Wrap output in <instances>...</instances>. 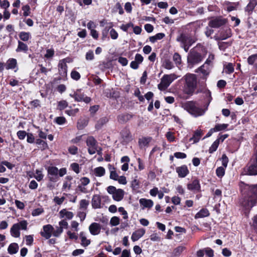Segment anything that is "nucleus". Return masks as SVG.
Wrapping results in <instances>:
<instances>
[{
  "label": "nucleus",
  "instance_id": "38",
  "mask_svg": "<svg viewBox=\"0 0 257 257\" xmlns=\"http://www.w3.org/2000/svg\"><path fill=\"white\" fill-rule=\"evenodd\" d=\"M202 136V133L200 130H197L193 135V136L190 139V141H193L194 143H197L200 139Z\"/></svg>",
  "mask_w": 257,
  "mask_h": 257
},
{
  "label": "nucleus",
  "instance_id": "61",
  "mask_svg": "<svg viewBox=\"0 0 257 257\" xmlns=\"http://www.w3.org/2000/svg\"><path fill=\"white\" fill-rule=\"evenodd\" d=\"M30 7L29 5H25L22 7V10L24 11L23 15L25 17L28 16L30 14Z\"/></svg>",
  "mask_w": 257,
  "mask_h": 257
},
{
  "label": "nucleus",
  "instance_id": "58",
  "mask_svg": "<svg viewBox=\"0 0 257 257\" xmlns=\"http://www.w3.org/2000/svg\"><path fill=\"white\" fill-rule=\"evenodd\" d=\"M222 165L223 167L226 168L227 166L228 159L225 154H223L221 158Z\"/></svg>",
  "mask_w": 257,
  "mask_h": 257
},
{
  "label": "nucleus",
  "instance_id": "18",
  "mask_svg": "<svg viewBox=\"0 0 257 257\" xmlns=\"http://www.w3.org/2000/svg\"><path fill=\"white\" fill-rule=\"evenodd\" d=\"M187 188L191 191L199 192L201 187L199 180L195 179L191 183L188 184Z\"/></svg>",
  "mask_w": 257,
  "mask_h": 257
},
{
  "label": "nucleus",
  "instance_id": "52",
  "mask_svg": "<svg viewBox=\"0 0 257 257\" xmlns=\"http://www.w3.org/2000/svg\"><path fill=\"white\" fill-rule=\"evenodd\" d=\"M257 60V53L252 55L247 58V62L249 65H252Z\"/></svg>",
  "mask_w": 257,
  "mask_h": 257
},
{
  "label": "nucleus",
  "instance_id": "12",
  "mask_svg": "<svg viewBox=\"0 0 257 257\" xmlns=\"http://www.w3.org/2000/svg\"><path fill=\"white\" fill-rule=\"evenodd\" d=\"M90 179L86 177H83L80 179V184L77 186V189L80 192L83 193H87L88 191L86 188V186L89 184Z\"/></svg>",
  "mask_w": 257,
  "mask_h": 257
},
{
  "label": "nucleus",
  "instance_id": "6",
  "mask_svg": "<svg viewBox=\"0 0 257 257\" xmlns=\"http://www.w3.org/2000/svg\"><path fill=\"white\" fill-rule=\"evenodd\" d=\"M242 173L248 175H257V153L251 160L250 164L243 168Z\"/></svg>",
  "mask_w": 257,
  "mask_h": 257
},
{
  "label": "nucleus",
  "instance_id": "14",
  "mask_svg": "<svg viewBox=\"0 0 257 257\" xmlns=\"http://www.w3.org/2000/svg\"><path fill=\"white\" fill-rule=\"evenodd\" d=\"M177 41L181 43V44H192L194 41L191 37L185 34H181L177 38Z\"/></svg>",
  "mask_w": 257,
  "mask_h": 257
},
{
  "label": "nucleus",
  "instance_id": "17",
  "mask_svg": "<svg viewBox=\"0 0 257 257\" xmlns=\"http://www.w3.org/2000/svg\"><path fill=\"white\" fill-rule=\"evenodd\" d=\"M89 230L92 235H98L100 232L101 226L98 223L93 222L89 226Z\"/></svg>",
  "mask_w": 257,
  "mask_h": 257
},
{
  "label": "nucleus",
  "instance_id": "27",
  "mask_svg": "<svg viewBox=\"0 0 257 257\" xmlns=\"http://www.w3.org/2000/svg\"><path fill=\"white\" fill-rule=\"evenodd\" d=\"M209 215V211L206 208L201 209L195 215V218L198 219L208 216Z\"/></svg>",
  "mask_w": 257,
  "mask_h": 257
},
{
  "label": "nucleus",
  "instance_id": "31",
  "mask_svg": "<svg viewBox=\"0 0 257 257\" xmlns=\"http://www.w3.org/2000/svg\"><path fill=\"white\" fill-rule=\"evenodd\" d=\"M203 93L205 95V99L206 102V109H207L208 106L212 100L211 93L209 90H205Z\"/></svg>",
  "mask_w": 257,
  "mask_h": 257
},
{
  "label": "nucleus",
  "instance_id": "33",
  "mask_svg": "<svg viewBox=\"0 0 257 257\" xmlns=\"http://www.w3.org/2000/svg\"><path fill=\"white\" fill-rule=\"evenodd\" d=\"M163 66L167 69L170 70L174 67L173 62L169 59H165L163 62Z\"/></svg>",
  "mask_w": 257,
  "mask_h": 257
},
{
  "label": "nucleus",
  "instance_id": "2",
  "mask_svg": "<svg viewBox=\"0 0 257 257\" xmlns=\"http://www.w3.org/2000/svg\"><path fill=\"white\" fill-rule=\"evenodd\" d=\"M182 80L185 81L183 87L184 93L189 96L192 95L197 86L196 75L193 74L187 73L182 77Z\"/></svg>",
  "mask_w": 257,
  "mask_h": 257
},
{
  "label": "nucleus",
  "instance_id": "30",
  "mask_svg": "<svg viewBox=\"0 0 257 257\" xmlns=\"http://www.w3.org/2000/svg\"><path fill=\"white\" fill-rule=\"evenodd\" d=\"M19 249V246L16 243H11L8 247V251L10 254L16 253Z\"/></svg>",
  "mask_w": 257,
  "mask_h": 257
},
{
  "label": "nucleus",
  "instance_id": "64",
  "mask_svg": "<svg viewBox=\"0 0 257 257\" xmlns=\"http://www.w3.org/2000/svg\"><path fill=\"white\" fill-rule=\"evenodd\" d=\"M204 249H205V253L208 257H213L214 256V251L212 249H211L210 248L207 247V248H204Z\"/></svg>",
  "mask_w": 257,
  "mask_h": 257
},
{
  "label": "nucleus",
  "instance_id": "23",
  "mask_svg": "<svg viewBox=\"0 0 257 257\" xmlns=\"http://www.w3.org/2000/svg\"><path fill=\"white\" fill-rule=\"evenodd\" d=\"M210 71V67L206 64H204L201 67L198 68L196 71V72H201V73L204 76H207L209 74Z\"/></svg>",
  "mask_w": 257,
  "mask_h": 257
},
{
  "label": "nucleus",
  "instance_id": "60",
  "mask_svg": "<svg viewBox=\"0 0 257 257\" xmlns=\"http://www.w3.org/2000/svg\"><path fill=\"white\" fill-rule=\"evenodd\" d=\"M26 243L27 245L31 246L33 242V237L31 235H26L25 236Z\"/></svg>",
  "mask_w": 257,
  "mask_h": 257
},
{
  "label": "nucleus",
  "instance_id": "19",
  "mask_svg": "<svg viewBox=\"0 0 257 257\" xmlns=\"http://www.w3.org/2000/svg\"><path fill=\"white\" fill-rule=\"evenodd\" d=\"M145 229L140 228L134 232L131 236L132 241H136L138 240L145 234Z\"/></svg>",
  "mask_w": 257,
  "mask_h": 257
},
{
  "label": "nucleus",
  "instance_id": "53",
  "mask_svg": "<svg viewBox=\"0 0 257 257\" xmlns=\"http://www.w3.org/2000/svg\"><path fill=\"white\" fill-rule=\"evenodd\" d=\"M110 223L112 226H116L119 224V218L116 216L112 217L110 221Z\"/></svg>",
  "mask_w": 257,
  "mask_h": 257
},
{
  "label": "nucleus",
  "instance_id": "16",
  "mask_svg": "<svg viewBox=\"0 0 257 257\" xmlns=\"http://www.w3.org/2000/svg\"><path fill=\"white\" fill-rule=\"evenodd\" d=\"M176 170L180 178L185 177L189 173V171L186 165L178 167L176 168Z\"/></svg>",
  "mask_w": 257,
  "mask_h": 257
},
{
  "label": "nucleus",
  "instance_id": "26",
  "mask_svg": "<svg viewBox=\"0 0 257 257\" xmlns=\"http://www.w3.org/2000/svg\"><path fill=\"white\" fill-rule=\"evenodd\" d=\"M60 218L66 217L68 219H71L73 217V213L72 212L68 211L66 209H63L59 212Z\"/></svg>",
  "mask_w": 257,
  "mask_h": 257
},
{
  "label": "nucleus",
  "instance_id": "11",
  "mask_svg": "<svg viewBox=\"0 0 257 257\" xmlns=\"http://www.w3.org/2000/svg\"><path fill=\"white\" fill-rule=\"evenodd\" d=\"M227 22L225 19L221 17H217L211 20L208 23L209 27L213 28H218L224 25Z\"/></svg>",
  "mask_w": 257,
  "mask_h": 257
},
{
  "label": "nucleus",
  "instance_id": "48",
  "mask_svg": "<svg viewBox=\"0 0 257 257\" xmlns=\"http://www.w3.org/2000/svg\"><path fill=\"white\" fill-rule=\"evenodd\" d=\"M167 140L170 142H173L175 141V138L174 133L171 132H168L165 135Z\"/></svg>",
  "mask_w": 257,
  "mask_h": 257
},
{
  "label": "nucleus",
  "instance_id": "40",
  "mask_svg": "<svg viewBox=\"0 0 257 257\" xmlns=\"http://www.w3.org/2000/svg\"><path fill=\"white\" fill-rule=\"evenodd\" d=\"M86 144L88 147L97 146V142L92 137H89L86 141Z\"/></svg>",
  "mask_w": 257,
  "mask_h": 257
},
{
  "label": "nucleus",
  "instance_id": "13",
  "mask_svg": "<svg viewBox=\"0 0 257 257\" xmlns=\"http://www.w3.org/2000/svg\"><path fill=\"white\" fill-rule=\"evenodd\" d=\"M54 228L52 225L50 224H47L44 225L43 227V231H41L40 234L42 236L44 237L46 239H49L52 234H53V231Z\"/></svg>",
  "mask_w": 257,
  "mask_h": 257
},
{
  "label": "nucleus",
  "instance_id": "63",
  "mask_svg": "<svg viewBox=\"0 0 257 257\" xmlns=\"http://www.w3.org/2000/svg\"><path fill=\"white\" fill-rule=\"evenodd\" d=\"M54 55V51L52 49H47L46 51V53L45 55V57L47 58H51Z\"/></svg>",
  "mask_w": 257,
  "mask_h": 257
},
{
  "label": "nucleus",
  "instance_id": "59",
  "mask_svg": "<svg viewBox=\"0 0 257 257\" xmlns=\"http://www.w3.org/2000/svg\"><path fill=\"white\" fill-rule=\"evenodd\" d=\"M94 56L93 51L89 50L88 51L85 56V58L87 60H92L94 59Z\"/></svg>",
  "mask_w": 257,
  "mask_h": 257
},
{
  "label": "nucleus",
  "instance_id": "4",
  "mask_svg": "<svg viewBox=\"0 0 257 257\" xmlns=\"http://www.w3.org/2000/svg\"><path fill=\"white\" fill-rule=\"evenodd\" d=\"M178 77L174 73L165 74L161 79V82L158 84V88L161 90H165L171 83Z\"/></svg>",
  "mask_w": 257,
  "mask_h": 257
},
{
  "label": "nucleus",
  "instance_id": "22",
  "mask_svg": "<svg viewBox=\"0 0 257 257\" xmlns=\"http://www.w3.org/2000/svg\"><path fill=\"white\" fill-rule=\"evenodd\" d=\"M256 5L257 0H250L249 3L245 8V11L248 13V15H250Z\"/></svg>",
  "mask_w": 257,
  "mask_h": 257
},
{
  "label": "nucleus",
  "instance_id": "5",
  "mask_svg": "<svg viewBox=\"0 0 257 257\" xmlns=\"http://www.w3.org/2000/svg\"><path fill=\"white\" fill-rule=\"evenodd\" d=\"M202 60V55L194 49H192L189 53L187 57L188 66L189 67L192 68L193 65L200 63Z\"/></svg>",
  "mask_w": 257,
  "mask_h": 257
},
{
  "label": "nucleus",
  "instance_id": "9",
  "mask_svg": "<svg viewBox=\"0 0 257 257\" xmlns=\"http://www.w3.org/2000/svg\"><path fill=\"white\" fill-rule=\"evenodd\" d=\"M48 178L51 182H56L58 180V169L56 167H49L47 169Z\"/></svg>",
  "mask_w": 257,
  "mask_h": 257
},
{
  "label": "nucleus",
  "instance_id": "57",
  "mask_svg": "<svg viewBox=\"0 0 257 257\" xmlns=\"http://www.w3.org/2000/svg\"><path fill=\"white\" fill-rule=\"evenodd\" d=\"M55 121L57 124L62 125V124H63L65 122L66 119L64 117L59 116V117H57L55 118Z\"/></svg>",
  "mask_w": 257,
  "mask_h": 257
},
{
  "label": "nucleus",
  "instance_id": "35",
  "mask_svg": "<svg viewBox=\"0 0 257 257\" xmlns=\"http://www.w3.org/2000/svg\"><path fill=\"white\" fill-rule=\"evenodd\" d=\"M105 170L102 167H97L94 169V173L96 176L101 177L105 174Z\"/></svg>",
  "mask_w": 257,
  "mask_h": 257
},
{
  "label": "nucleus",
  "instance_id": "8",
  "mask_svg": "<svg viewBox=\"0 0 257 257\" xmlns=\"http://www.w3.org/2000/svg\"><path fill=\"white\" fill-rule=\"evenodd\" d=\"M107 192L112 195L113 199L116 201H120L123 197L124 192L121 189H117L115 187L109 186L107 188Z\"/></svg>",
  "mask_w": 257,
  "mask_h": 257
},
{
  "label": "nucleus",
  "instance_id": "47",
  "mask_svg": "<svg viewBox=\"0 0 257 257\" xmlns=\"http://www.w3.org/2000/svg\"><path fill=\"white\" fill-rule=\"evenodd\" d=\"M231 36V30L230 29H226V34H223L222 32L221 33L220 37L222 40H225L228 38L230 37Z\"/></svg>",
  "mask_w": 257,
  "mask_h": 257
},
{
  "label": "nucleus",
  "instance_id": "10",
  "mask_svg": "<svg viewBox=\"0 0 257 257\" xmlns=\"http://www.w3.org/2000/svg\"><path fill=\"white\" fill-rule=\"evenodd\" d=\"M70 96L74 98L75 100L78 102L83 101L86 103H89L91 98L81 93L79 90H77L73 94H70Z\"/></svg>",
  "mask_w": 257,
  "mask_h": 257
},
{
  "label": "nucleus",
  "instance_id": "3",
  "mask_svg": "<svg viewBox=\"0 0 257 257\" xmlns=\"http://www.w3.org/2000/svg\"><path fill=\"white\" fill-rule=\"evenodd\" d=\"M181 107L195 117L203 115L206 110L201 108L196 101H188L181 104Z\"/></svg>",
  "mask_w": 257,
  "mask_h": 257
},
{
  "label": "nucleus",
  "instance_id": "42",
  "mask_svg": "<svg viewBox=\"0 0 257 257\" xmlns=\"http://www.w3.org/2000/svg\"><path fill=\"white\" fill-rule=\"evenodd\" d=\"M225 168L223 167H218L216 170V175L219 177L221 178L225 174Z\"/></svg>",
  "mask_w": 257,
  "mask_h": 257
},
{
  "label": "nucleus",
  "instance_id": "62",
  "mask_svg": "<svg viewBox=\"0 0 257 257\" xmlns=\"http://www.w3.org/2000/svg\"><path fill=\"white\" fill-rule=\"evenodd\" d=\"M27 134L25 131H19L17 132L18 137L20 140H24Z\"/></svg>",
  "mask_w": 257,
  "mask_h": 257
},
{
  "label": "nucleus",
  "instance_id": "25",
  "mask_svg": "<svg viewBox=\"0 0 257 257\" xmlns=\"http://www.w3.org/2000/svg\"><path fill=\"white\" fill-rule=\"evenodd\" d=\"M132 117L133 115L131 114H121L118 116V121L121 123H124L130 120Z\"/></svg>",
  "mask_w": 257,
  "mask_h": 257
},
{
  "label": "nucleus",
  "instance_id": "43",
  "mask_svg": "<svg viewBox=\"0 0 257 257\" xmlns=\"http://www.w3.org/2000/svg\"><path fill=\"white\" fill-rule=\"evenodd\" d=\"M89 203L88 200L86 199H82L80 201V209L86 210L89 205Z\"/></svg>",
  "mask_w": 257,
  "mask_h": 257
},
{
  "label": "nucleus",
  "instance_id": "24",
  "mask_svg": "<svg viewBox=\"0 0 257 257\" xmlns=\"http://www.w3.org/2000/svg\"><path fill=\"white\" fill-rule=\"evenodd\" d=\"M139 202L141 205H143L145 208H150L154 205L153 201L151 199L141 198L140 199Z\"/></svg>",
  "mask_w": 257,
  "mask_h": 257
},
{
  "label": "nucleus",
  "instance_id": "37",
  "mask_svg": "<svg viewBox=\"0 0 257 257\" xmlns=\"http://www.w3.org/2000/svg\"><path fill=\"white\" fill-rule=\"evenodd\" d=\"M239 3H228L227 4L226 9L227 11L229 12L236 10L238 7L239 6Z\"/></svg>",
  "mask_w": 257,
  "mask_h": 257
},
{
  "label": "nucleus",
  "instance_id": "20",
  "mask_svg": "<svg viewBox=\"0 0 257 257\" xmlns=\"http://www.w3.org/2000/svg\"><path fill=\"white\" fill-rule=\"evenodd\" d=\"M92 206L93 208H100L101 207V198L99 195H94L92 198Z\"/></svg>",
  "mask_w": 257,
  "mask_h": 257
},
{
  "label": "nucleus",
  "instance_id": "55",
  "mask_svg": "<svg viewBox=\"0 0 257 257\" xmlns=\"http://www.w3.org/2000/svg\"><path fill=\"white\" fill-rule=\"evenodd\" d=\"M68 106V103L66 100H61L58 102V108L63 110Z\"/></svg>",
  "mask_w": 257,
  "mask_h": 257
},
{
  "label": "nucleus",
  "instance_id": "50",
  "mask_svg": "<svg viewBox=\"0 0 257 257\" xmlns=\"http://www.w3.org/2000/svg\"><path fill=\"white\" fill-rule=\"evenodd\" d=\"M44 177V175H43L42 171L39 170H36V174L34 175V178L38 181H41Z\"/></svg>",
  "mask_w": 257,
  "mask_h": 257
},
{
  "label": "nucleus",
  "instance_id": "36",
  "mask_svg": "<svg viewBox=\"0 0 257 257\" xmlns=\"http://www.w3.org/2000/svg\"><path fill=\"white\" fill-rule=\"evenodd\" d=\"M19 36L20 39L23 41H28L31 37L30 33L26 32H20Z\"/></svg>",
  "mask_w": 257,
  "mask_h": 257
},
{
  "label": "nucleus",
  "instance_id": "39",
  "mask_svg": "<svg viewBox=\"0 0 257 257\" xmlns=\"http://www.w3.org/2000/svg\"><path fill=\"white\" fill-rule=\"evenodd\" d=\"M234 70V66L232 63H229L224 66L223 71L226 73L230 74L233 72Z\"/></svg>",
  "mask_w": 257,
  "mask_h": 257
},
{
  "label": "nucleus",
  "instance_id": "29",
  "mask_svg": "<svg viewBox=\"0 0 257 257\" xmlns=\"http://www.w3.org/2000/svg\"><path fill=\"white\" fill-rule=\"evenodd\" d=\"M16 51L17 52H24L26 53L28 51V47L24 43L19 41L18 46Z\"/></svg>",
  "mask_w": 257,
  "mask_h": 257
},
{
  "label": "nucleus",
  "instance_id": "54",
  "mask_svg": "<svg viewBox=\"0 0 257 257\" xmlns=\"http://www.w3.org/2000/svg\"><path fill=\"white\" fill-rule=\"evenodd\" d=\"M71 77L73 79L78 80L80 78V74L78 72L73 70L71 73Z\"/></svg>",
  "mask_w": 257,
  "mask_h": 257
},
{
  "label": "nucleus",
  "instance_id": "32",
  "mask_svg": "<svg viewBox=\"0 0 257 257\" xmlns=\"http://www.w3.org/2000/svg\"><path fill=\"white\" fill-rule=\"evenodd\" d=\"M80 238L81 241V245L84 247L88 246L90 243V241L87 239L85 233L83 232H81L80 233Z\"/></svg>",
  "mask_w": 257,
  "mask_h": 257
},
{
  "label": "nucleus",
  "instance_id": "21",
  "mask_svg": "<svg viewBox=\"0 0 257 257\" xmlns=\"http://www.w3.org/2000/svg\"><path fill=\"white\" fill-rule=\"evenodd\" d=\"M16 68H17V70L15 71V72L18 70L17 60L14 58L9 59L6 64V68L9 70L13 69Z\"/></svg>",
  "mask_w": 257,
  "mask_h": 257
},
{
  "label": "nucleus",
  "instance_id": "46",
  "mask_svg": "<svg viewBox=\"0 0 257 257\" xmlns=\"http://www.w3.org/2000/svg\"><path fill=\"white\" fill-rule=\"evenodd\" d=\"M228 126L227 124H218L213 128L216 132L225 130Z\"/></svg>",
  "mask_w": 257,
  "mask_h": 257
},
{
  "label": "nucleus",
  "instance_id": "34",
  "mask_svg": "<svg viewBox=\"0 0 257 257\" xmlns=\"http://www.w3.org/2000/svg\"><path fill=\"white\" fill-rule=\"evenodd\" d=\"M108 119L106 117H103L100 118L97 122L95 124V127L97 129H100L102 127V126L105 124L107 121Z\"/></svg>",
  "mask_w": 257,
  "mask_h": 257
},
{
  "label": "nucleus",
  "instance_id": "28",
  "mask_svg": "<svg viewBox=\"0 0 257 257\" xmlns=\"http://www.w3.org/2000/svg\"><path fill=\"white\" fill-rule=\"evenodd\" d=\"M152 138L151 137H145L140 139L139 140V144L140 148H142L148 146Z\"/></svg>",
  "mask_w": 257,
  "mask_h": 257
},
{
  "label": "nucleus",
  "instance_id": "51",
  "mask_svg": "<svg viewBox=\"0 0 257 257\" xmlns=\"http://www.w3.org/2000/svg\"><path fill=\"white\" fill-rule=\"evenodd\" d=\"M56 228V230H53V235L55 237H59L63 232V230L62 229V227H60L59 226H57Z\"/></svg>",
  "mask_w": 257,
  "mask_h": 257
},
{
  "label": "nucleus",
  "instance_id": "41",
  "mask_svg": "<svg viewBox=\"0 0 257 257\" xmlns=\"http://www.w3.org/2000/svg\"><path fill=\"white\" fill-rule=\"evenodd\" d=\"M219 140H216L215 141H214V143L212 144V145L211 146V147H210V148L209 149V153H212L214 152H215L217 150V149L219 146Z\"/></svg>",
  "mask_w": 257,
  "mask_h": 257
},
{
  "label": "nucleus",
  "instance_id": "15",
  "mask_svg": "<svg viewBox=\"0 0 257 257\" xmlns=\"http://www.w3.org/2000/svg\"><path fill=\"white\" fill-rule=\"evenodd\" d=\"M59 73L62 77H65L67 75V66L65 59L60 61L58 65Z\"/></svg>",
  "mask_w": 257,
  "mask_h": 257
},
{
  "label": "nucleus",
  "instance_id": "45",
  "mask_svg": "<svg viewBox=\"0 0 257 257\" xmlns=\"http://www.w3.org/2000/svg\"><path fill=\"white\" fill-rule=\"evenodd\" d=\"M173 59L176 65H180L181 63V57L179 53H175Z\"/></svg>",
  "mask_w": 257,
  "mask_h": 257
},
{
  "label": "nucleus",
  "instance_id": "56",
  "mask_svg": "<svg viewBox=\"0 0 257 257\" xmlns=\"http://www.w3.org/2000/svg\"><path fill=\"white\" fill-rule=\"evenodd\" d=\"M134 27V24L132 23H129L126 24H123L120 26V29L124 31L127 32L128 28Z\"/></svg>",
  "mask_w": 257,
  "mask_h": 257
},
{
  "label": "nucleus",
  "instance_id": "44",
  "mask_svg": "<svg viewBox=\"0 0 257 257\" xmlns=\"http://www.w3.org/2000/svg\"><path fill=\"white\" fill-rule=\"evenodd\" d=\"M184 248L185 247L183 246H179L174 249L173 253L175 256H178L182 252Z\"/></svg>",
  "mask_w": 257,
  "mask_h": 257
},
{
  "label": "nucleus",
  "instance_id": "49",
  "mask_svg": "<svg viewBox=\"0 0 257 257\" xmlns=\"http://www.w3.org/2000/svg\"><path fill=\"white\" fill-rule=\"evenodd\" d=\"M230 43L222 42L219 43L218 46L220 50L224 51L228 46H230Z\"/></svg>",
  "mask_w": 257,
  "mask_h": 257
},
{
  "label": "nucleus",
  "instance_id": "1",
  "mask_svg": "<svg viewBox=\"0 0 257 257\" xmlns=\"http://www.w3.org/2000/svg\"><path fill=\"white\" fill-rule=\"evenodd\" d=\"M239 187L241 193L240 204L246 209H249L257 201V184L248 185L241 182Z\"/></svg>",
  "mask_w": 257,
  "mask_h": 257
},
{
  "label": "nucleus",
  "instance_id": "7",
  "mask_svg": "<svg viewBox=\"0 0 257 257\" xmlns=\"http://www.w3.org/2000/svg\"><path fill=\"white\" fill-rule=\"evenodd\" d=\"M28 223L26 220H22L17 223L13 224L11 228V234L15 237H19L20 236V229L26 230Z\"/></svg>",
  "mask_w": 257,
  "mask_h": 257
}]
</instances>
